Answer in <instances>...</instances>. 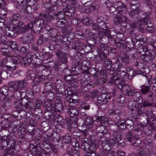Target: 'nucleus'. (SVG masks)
<instances>
[{
  "label": "nucleus",
  "instance_id": "1",
  "mask_svg": "<svg viewBox=\"0 0 156 156\" xmlns=\"http://www.w3.org/2000/svg\"><path fill=\"white\" fill-rule=\"evenodd\" d=\"M15 7L21 9L25 14H31L35 10L40 7L35 0H16Z\"/></svg>",
  "mask_w": 156,
  "mask_h": 156
},
{
  "label": "nucleus",
  "instance_id": "2",
  "mask_svg": "<svg viewBox=\"0 0 156 156\" xmlns=\"http://www.w3.org/2000/svg\"><path fill=\"white\" fill-rule=\"evenodd\" d=\"M112 78V82L117 85L119 88L124 92V94L128 96L133 95L134 92L133 90L128 84H125L124 82L122 80L121 75L115 74Z\"/></svg>",
  "mask_w": 156,
  "mask_h": 156
},
{
  "label": "nucleus",
  "instance_id": "3",
  "mask_svg": "<svg viewBox=\"0 0 156 156\" xmlns=\"http://www.w3.org/2000/svg\"><path fill=\"white\" fill-rule=\"evenodd\" d=\"M68 112L72 117L66 121V124L69 128H67L71 133L73 132V129L76 128L77 126V123L78 119L76 116L78 114V112L76 108H68Z\"/></svg>",
  "mask_w": 156,
  "mask_h": 156
},
{
  "label": "nucleus",
  "instance_id": "4",
  "mask_svg": "<svg viewBox=\"0 0 156 156\" xmlns=\"http://www.w3.org/2000/svg\"><path fill=\"white\" fill-rule=\"evenodd\" d=\"M136 52L138 55V53L140 54V58L144 59V61L150 62L153 59L154 54L151 53L148 48L141 45L140 47L137 48Z\"/></svg>",
  "mask_w": 156,
  "mask_h": 156
},
{
  "label": "nucleus",
  "instance_id": "5",
  "mask_svg": "<svg viewBox=\"0 0 156 156\" xmlns=\"http://www.w3.org/2000/svg\"><path fill=\"white\" fill-rule=\"evenodd\" d=\"M62 3L60 0L56 1L55 2V5H52L51 8V11L48 12V13L47 14H40V18L42 19L45 24L48 23L51 21L52 20L55 19L54 17V12H53L55 9L58 8V7L61 5Z\"/></svg>",
  "mask_w": 156,
  "mask_h": 156
},
{
  "label": "nucleus",
  "instance_id": "6",
  "mask_svg": "<svg viewBox=\"0 0 156 156\" xmlns=\"http://www.w3.org/2000/svg\"><path fill=\"white\" fill-rule=\"evenodd\" d=\"M114 141L112 139L105 140L101 143V145L103 149L106 151L101 153V156H114V151H109L114 146Z\"/></svg>",
  "mask_w": 156,
  "mask_h": 156
},
{
  "label": "nucleus",
  "instance_id": "7",
  "mask_svg": "<svg viewBox=\"0 0 156 156\" xmlns=\"http://www.w3.org/2000/svg\"><path fill=\"white\" fill-rule=\"evenodd\" d=\"M32 23L33 25V32L36 34L38 33L42 29L44 28L48 30L50 29L48 24H45L42 19L40 18V16L36 18Z\"/></svg>",
  "mask_w": 156,
  "mask_h": 156
},
{
  "label": "nucleus",
  "instance_id": "8",
  "mask_svg": "<svg viewBox=\"0 0 156 156\" xmlns=\"http://www.w3.org/2000/svg\"><path fill=\"white\" fill-rule=\"evenodd\" d=\"M126 71V69L123 66L122 64L119 62L113 63L112 66L111 70H110L109 72V73L112 75L110 77V82L111 83H113L112 82V80L113 79V76L115 75V74L121 75L117 72H116V71L125 72Z\"/></svg>",
  "mask_w": 156,
  "mask_h": 156
},
{
  "label": "nucleus",
  "instance_id": "9",
  "mask_svg": "<svg viewBox=\"0 0 156 156\" xmlns=\"http://www.w3.org/2000/svg\"><path fill=\"white\" fill-rule=\"evenodd\" d=\"M26 85V83L24 80L11 81L8 83L9 89L13 92H16L24 87Z\"/></svg>",
  "mask_w": 156,
  "mask_h": 156
},
{
  "label": "nucleus",
  "instance_id": "10",
  "mask_svg": "<svg viewBox=\"0 0 156 156\" xmlns=\"http://www.w3.org/2000/svg\"><path fill=\"white\" fill-rule=\"evenodd\" d=\"M111 98L110 96L103 94L98 96L95 104L98 107L106 104L109 101Z\"/></svg>",
  "mask_w": 156,
  "mask_h": 156
},
{
  "label": "nucleus",
  "instance_id": "11",
  "mask_svg": "<svg viewBox=\"0 0 156 156\" xmlns=\"http://www.w3.org/2000/svg\"><path fill=\"white\" fill-rule=\"evenodd\" d=\"M54 104L51 103L45 102L44 106L45 108L44 112V115L46 116H48L50 118L52 116L55 112V108Z\"/></svg>",
  "mask_w": 156,
  "mask_h": 156
},
{
  "label": "nucleus",
  "instance_id": "12",
  "mask_svg": "<svg viewBox=\"0 0 156 156\" xmlns=\"http://www.w3.org/2000/svg\"><path fill=\"white\" fill-rule=\"evenodd\" d=\"M117 35L115 40V42L116 44L117 47L119 48L125 49L128 46L125 41L122 38L123 37V35L120 34Z\"/></svg>",
  "mask_w": 156,
  "mask_h": 156
},
{
  "label": "nucleus",
  "instance_id": "13",
  "mask_svg": "<svg viewBox=\"0 0 156 156\" xmlns=\"http://www.w3.org/2000/svg\"><path fill=\"white\" fill-rule=\"evenodd\" d=\"M94 121L93 118L90 117H87L85 119L84 122L82 125L83 127L85 128L84 129L90 130L93 128L95 125L94 123Z\"/></svg>",
  "mask_w": 156,
  "mask_h": 156
},
{
  "label": "nucleus",
  "instance_id": "14",
  "mask_svg": "<svg viewBox=\"0 0 156 156\" xmlns=\"http://www.w3.org/2000/svg\"><path fill=\"white\" fill-rule=\"evenodd\" d=\"M117 10L120 12V15H123L127 11V8L121 2L119 1L114 3Z\"/></svg>",
  "mask_w": 156,
  "mask_h": 156
},
{
  "label": "nucleus",
  "instance_id": "15",
  "mask_svg": "<svg viewBox=\"0 0 156 156\" xmlns=\"http://www.w3.org/2000/svg\"><path fill=\"white\" fill-rule=\"evenodd\" d=\"M11 142L10 137L8 136H4L2 137V139L0 140V149L3 150L5 146L9 145V143Z\"/></svg>",
  "mask_w": 156,
  "mask_h": 156
},
{
  "label": "nucleus",
  "instance_id": "16",
  "mask_svg": "<svg viewBox=\"0 0 156 156\" xmlns=\"http://www.w3.org/2000/svg\"><path fill=\"white\" fill-rule=\"evenodd\" d=\"M69 71L70 72V74L65 76L63 78L64 80L68 81V83H69V82H71V80L73 79L71 77V76H76L78 74L77 72L76 71V67L75 66L72 68L71 69L69 70Z\"/></svg>",
  "mask_w": 156,
  "mask_h": 156
},
{
  "label": "nucleus",
  "instance_id": "17",
  "mask_svg": "<svg viewBox=\"0 0 156 156\" xmlns=\"http://www.w3.org/2000/svg\"><path fill=\"white\" fill-rule=\"evenodd\" d=\"M24 25L21 22H17V25L16 26H13L12 29L14 32H16L18 33H24Z\"/></svg>",
  "mask_w": 156,
  "mask_h": 156
},
{
  "label": "nucleus",
  "instance_id": "18",
  "mask_svg": "<svg viewBox=\"0 0 156 156\" xmlns=\"http://www.w3.org/2000/svg\"><path fill=\"white\" fill-rule=\"evenodd\" d=\"M92 141L90 140H88L87 138L84 137L83 138L81 141V147L82 149L87 153L89 147L90 143Z\"/></svg>",
  "mask_w": 156,
  "mask_h": 156
},
{
  "label": "nucleus",
  "instance_id": "19",
  "mask_svg": "<svg viewBox=\"0 0 156 156\" xmlns=\"http://www.w3.org/2000/svg\"><path fill=\"white\" fill-rule=\"evenodd\" d=\"M22 104L23 105V109L24 110L27 109L32 110L33 109V103L31 101H29L26 98H22Z\"/></svg>",
  "mask_w": 156,
  "mask_h": 156
},
{
  "label": "nucleus",
  "instance_id": "20",
  "mask_svg": "<svg viewBox=\"0 0 156 156\" xmlns=\"http://www.w3.org/2000/svg\"><path fill=\"white\" fill-rule=\"evenodd\" d=\"M13 122V121H11V120H8L6 119H0V125L2 129H5L11 126L12 123Z\"/></svg>",
  "mask_w": 156,
  "mask_h": 156
},
{
  "label": "nucleus",
  "instance_id": "21",
  "mask_svg": "<svg viewBox=\"0 0 156 156\" xmlns=\"http://www.w3.org/2000/svg\"><path fill=\"white\" fill-rule=\"evenodd\" d=\"M128 106L129 109L133 113L137 112L139 114L141 113L140 108H141V106L140 107L138 104H132L131 105H129Z\"/></svg>",
  "mask_w": 156,
  "mask_h": 156
},
{
  "label": "nucleus",
  "instance_id": "22",
  "mask_svg": "<svg viewBox=\"0 0 156 156\" xmlns=\"http://www.w3.org/2000/svg\"><path fill=\"white\" fill-rule=\"evenodd\" d=\"M56 54L60 59L61 62L63 64H66L68 62V59L66 55L62 53L61 51L57 52Z\"/></svg>",
  "mask_w": 156,
  "mask_h": 156
},
{
  "label": "nucleus",
  "instance_id": "23",
  "mask_svg": "<svg viewBox=\"0 0 156 156\" xmlns=\"http://www.w3.org/2000/svg\"><path fill=\"white\" fill-rule=\"evenodd\" d=\"M98 7L99 6L95 3L90 4L89 5L86 6V13H90L93 11H96Z\"/></svg>",
  "mask_w": 156,
  "mask_h": 156
},
{
  "label": "nucleus",
  "instance_id": "24",
  "mask_svg": "<svg viewBox=\"0 0 156 156\" xmlns=\"http://www.w3.org/2000/svg\"><path fill=\"white\" fill-rule=\"evenodd\" d=\"M66 151L70 156H79V152L73 149L71 146L67 147Z\"/></svg>",
  "mask_w": 156,
  "mask_h": 156
},
{
  "label": "nucleus",
  "instance_id": "25",
  "mask_svg": "<svg viewBox=\"0 0 156 156\" xmlns=\"http://www.w3.org/2000/svg\"><path fill=\"white\" fill-rule=\"evenodd\" d=\"M121 138L122 136L119 134L115 137V142L118 144L119 147H122L124 146L125 144L124 140Z\"/></svg>",
  "mask_w": 156,
  "mask_h": 156
},
{
  "label": "nucleus",
  "instance_id": "26",
  "mask_svg": "<svg viewBox=\"0 0 156 156\" xmlns=\"http://www.w3.org/2000/svg\"><path fill=\"white\" fill-rule=\"evenodd\" d=\"M111 32L109 29L105 31H100L98 32V35L101 38H103L106 35L108 37L110 38H113L111 34Z\"/></svg>",
  "mask_w": 156,
  "mask_h": 156
},
{
  "label": "nucleus",
  "instance_id": "27",
  "mask_svg": "<svg viewBox=\"0 0 156 156\" xmlns=\"http://www.w3.org/2000/svg\"><path fill=\"white\" fill-rule=\"evenodd\" d=\"M141 94L138 92H134L132 96V99L133 101L138 102L140 99H141L142 98L141 96Z\"/></svg>",
  "mask_w": 156,
  "mask_h": 156
},
{
  "label": "nucleus",
  "instance_id": "28",
  "mask_svg": "<svg viewBox=\"0 0 156 156\" xmlns=\"http://www.w3.org/2000/svg\"><path fill=\"white\" fill-rule=\"evenodd\" d=\"M10 57L13 61L14 64L16 65L19 63H20V62H22L23 61V60L21 58V57L19 55L14 54Z\"/></svg>",
  "mask_w": 156,
  "mask_h": 156
},
{
  "label": "nucleus",
  "instance_id": "29",
  "mask_svg": "<svg viewBox=\"0 0 156 156\" xmlns=\"http://www.w3.org/2000/svg\"><path fill=\"white\" fill-rule=\"evenodd\" d=\"M69 37V35L67 34L65 36L63 37L62 36H58L57 37V40L61 41L62 43L64 44H67V43L69 42L68 40V38Z\"/></svg>",
  "mask_w": 156,
  "mask_h": 156
},
{
  "label": "nucleus",
  "instance_id": "30",
  "mask_svg": "<svg viewBox=\"0 0 156 156\" xmlns=\"http://www.w3.org/2000/svg\"><path fill=\"white\" fill-rule=\"evenodd\" d=\"M77 102V99H74L71 97L69 101H66L67 103H69L68 106L69 108H75L76 107V103Z\"/></svg>",
  "mask_w": 156,
  "mask_h": 156
},
{
  "label": "nucleus",
  "instance_id": "31",
  "mask_svg": "<svg viewBox=\"0 0 156 156\" xmlns=\"http://www.w3.org/2000/svg\"><path fill=\"white\" fill-rule=\"evenodd\" d=\"M44 84V91L42 92L43 94H45V93L51 91V90L52 88V86L51 85V83L49 82H46Z\"/></svg>",
  "mask_w": 156,
  "mask_h": 156
},
{
  "label": "nucleus",
  "instance_id": "32",
  "mask_svg": "<svg viewBox=\"0 0 156 156\" xmlns=\"http://www.w3.org/2000/svg\"><path fill=\"white\" fill-rule=\"evenodd\" d=\"M96 119L100 121V122L102 124H108V119L104 116H98Z\"/></svg>",
  "mask_w": 156,
  "mask_h": 156
},
{
  "label": "nucleus",
  "instance_id": "33",
  "mask_svg": "<svg viewBox=\"0 0 156 156\" xmlns=\"http://www.w3.org/2000/svg\"><path fill=\"white\" fill-rule=\"evenodd\" d=\"M148 14L147 15V13H146V16L145 18L140 19L138 20V26H140L144 25V23L146 24L147 20H148L149 16L151 14L149 13H148Z\"/></svg>",
  "mask_w": 156,
  "mask_h": 156
},
{
  "label": "nucleus",
  "instance_id": "34",
  "mask_svg": "<svg viewBox=\"0 0 156 156\" xmlns=\"http://www.w3.org/2000/svg\"><path fill=\"white\" fill-rule=\"evenodd\" d=\"M104 66L105 68L109 72L112 68V62L110 59H106L104 61Z\"/></svg>",
  "mask_w": 156,
  "mask_h": 156
},
{
  "label": "nucleus",
  "instance_id": "35",
  "mask_svg": "<svg viewBox=\"0 0 156 156\" xmlns=\"http://www.w3.org/2000/svg\"><path fill=\"white\" fill-rule=\"evenodd\" d=\"M9 90V86L8 87L7 85H4L0 88V94L2 96H5V97Z\"/></svg>",
  "mask_w": 156,
  "mask_h": 156
},
{
  "label": "nucleus",
  "instance_id": "36",
  "mask_svg": "<svg viewBox=\"0 0 156 156\" xmlns=\"http://www.w3.org/2000/svg\"><path fill=\"white\" fill-rule=\"evenodd\" d=\"M83 44L81 41H73L72 44V48L75 50H79L80 49Z\"/></svg>",
  "mask_w": 156,
  "mask_h": 156
},
{
  "label": "nucleus",
  "instance_id": "37",
  "mask_svg": "<svg viewBox=\"0 0 156 156\" xmlns=\"http://www.w3.org/2000/svg\"><path fill=\"white\" fill-rule=\"evenodd\" d=\"M145 25H147L146 29L148 31L151 32L153 31L154 28L153 27V24L152 23L150 20V17L149 16L148 20H147Z\"/></svg>",
  "mask_w": 156,
  "mask_h": 156
},
{
  "label": "nucleus",
  "instance_id": "38",
  "mask_svg": "<svg viewBox=\"0 0 156 156\" xmlns=\"http://www.w3.org/2000/svg\"><path fill=\"white\" fill-rule=\"evenodd\" d=\"M121 60L122 62L126 65L129 64L130 62L129 57L126 54H124V55L121 58Z\"/></svg>",
  "mask_w": 156,
  "mask_h": 156
},
{
  "label": "nucleus",
  "instance_id": "39",
  "mask_svg": "<svg viewBox=\"0 0 156 156\" xmlns=\"http://www.w3.org/2000/svg\"><path fill=\"white\" fill-rule=\"evenodd\" d=\"M62 143L67 144L70 143L71 140V137L70 135L66 134L62 137Z\"/></svg>",
  "mask_w": 156,
  "mask_h": 156
},
{
  "label": "nucleus",
  "instance_id": "40",
  "mask_svg": "<svg viewBox=\"0 0 156 156\" xmlns=\"http://www.w3.org/2000/svg\"><path fill=\"white\" fill-rule=\"evenodd\" d=\"M52 121L53 123L56 122L57 123L60 121H61L62 119V117L60 115L58 114H56L54 116H51V118H52Z\"/></svg>",
  "mask_w": 156,
  "mask_h": 156
},
{
  "label": "nucleus",
  "instance_id": "41",
  "mask_svg": "<svg viewBox=\"0 0 156 156\" xmlns=\"http://www.w3.org/2000/svg\"><path fill=\"white\" fill-rule=\"evenodd\" d=\"M54 106L55 108V112H61L62 111L63 106L60 103H56L55 105L54 104Z\"/></svg>",
  "mask_w": 156,
  "mask_h": 156
},
{
  "label": "nucleus",
  "instance_id": "42",
  "mask_svg": "<svg viewBox=\"0 0 156 156\" xmlns=\"http://www.w3.org/2000/svg\"><path fill=\"white\" fill-rule=\"evenodd\" d=\"M96 58L97 59L99 58L100 60L102 61H105L107 58L105 52L101 51L97 55Z\"/></svg>",
  "mask_w": 156,
  "mask_h": 156
},
{
  "label": "nucleus",
  "instance_id": "43",
  "mask_svg": "<svg viewBox=\"0 0 156 156\" xmlns=\"http://www.w3.org/2000/svg\"><path fill=\"white\" fill-rule=\"evenodd\" d=\"M54 14H55V15H54L55 19L56 18L59 20H62L64 17V12L62 11H58L57 12V11H56L55 12H54Z\"/></svg>",
  "mask_w": 156,
  "mask_h": 156
},
{
  "label": "nucleus",
  "instance_id": "44",
  "mask_svg": "<svg viewBox=\"0 0 156 156\" xmlns=\"http://www.w3.org/2000/svg\"><path fill=\"white\" fill-rule=\"evenodd\" d=\"M9 66L7 68V71H12L16 69V64H14V62L11 59V61H10Z\"/></svg>",
  "mask_w": 156,
  "mask_h": 156
},
{
  "label": "nucleus",
  "instance_id": "45",
  "mask_svg": "<svg viewBox=\"0 0 156 156\" xmlns=\"http://www.w3.org/2000/svg\"><path fill=\"white\" fill-rule=\"evenodd\" d=\"M89 147L88 148V150L87 152V153H92L96 150V145L95 144L92 142H91Z\"/></svg>",
  "mask_w": 156,
  "mask_h": 156
},
{
  "label": "nucleus",
  "instance_id": "46",
  "mask_svg": "<svg viewBox=\"0 0 156 156\" xmlns=\"http://www.w3.org/2000/svg\"><path fill=\"white\" fill-rule=\"evenodd\" d=\"M23 105V104H22V100L21 102L19 101H16L14 104V106L16 109V110L20 112L22 110Z\"/></svg>",
  "mask_w": 156,
  "mask_h": 156
},
{
  "label": "nucleus",
  "instance_id": "47",
  "mask_svg": "<svg viewBox=\"0 0 156 156\" xmlns=\"http://www.w3.org/2000/svg\"><path fill=\"white\" fill-rule=\"evenodd\" d=\"M19 17L20 14L19 13H16L14 14L10 20V22L13 23L16 22H18L19 21L18 19H19Z\"/></svg>",
  "mask_w": 156,
  "mask_h": 156
},
{
  "label": "nucleus",
  "instance_id": "48",
  "mask_svg": "<svg viewBox=\"0 0 156 156\" xmlns=\"http://www.w3.org/2000/svg\"><path fill=\"white\" fill-rule=\"evenodd\" d=\"M14 92H12L11 90L9 89L5 97H4V98H6V100H10L14 98Z\"/></svg>",
  "mask_w": 156,
  "mask_h": 156
},
{
  "label": "nucleus",
  "instance_id": "49",
  "mask_svg": "<svg viewBox=\"0 0 156 156\" xmlns=\"http://www.w3.org/2000/svg\"><path fill=\"white\" fill-rule=\"evenodd\" d=\"M125 94H121L117 97V100L118 102L120 104H123L125 101Z\"/></svg>",
  "mask_w": 156,
  "mask_h": 156
},
{
  "label": "nucleus",
  "instance_id": "50",
  "mask_svg": "<svg viewBox=\"0 0 156 156\" xmlns=\"http://www.w3.org/2000/svg\"><path fill=\"white\" fill-rule=\"evenodd\" d=\"M45 95L43 96L50 100L53 99L54 97V94L52 91L45 93Z\"/></svg>",
  "mask_w": 156,
  "mask_h": 156
},
{
  "label": "nucleus",
  "instance_id": "51",
  "mask_svg": "<svg viewBox=\"0 0 156 156\" xmlns=\"http://www.w3.org/2000/svg\"><path fill=\"white\" fill-rule=\"evenodd\" d=\"M115 16L113 19L114 23L116 24H118L119 23L122 24V18L119 16H121L122 15L119 14Z\"/></svg>",
  "mask_w": 156,
  "mask_h": 156
},
{
  "label": "nucleus",
  "instance_id": "52",
  "mask_svg": "<svg viewBox=\"0 0 156 156\" xmlns=\"http://www.w3.org/2000/svg\"><path fill=\"white\" fill-rule=\"evenodd\" d=\"M150 89L149 86H142L140 89V91L142 94L145 95L150 91Z\"/></svg>",
  "mask_w": 156,
  "mask_h": 156
},
{
  "label": "nucleus",
  "instance_id": "53",
  "mask_svg": "<svg viewBox=\"0 0 156 156\" xmlns=\"http://www.w3.org/2000/svg\"><path fill=\"white\" fill-rule=\"evenodd\" d=\"M9 45L10 46L13 51H14V52L18 50V46L16 42L12 41L10 42Z\"/></svg>",
  "mask_w": 156,
  "mask_h": 156
},
{
  "label": "nucleus",
  "instance_id": "54",
  "mask_svg": "<svg viewBox=\"0 0 156 156\" xmlns=\"http://www.w3.org/2000/svg\"><path fill=\"white\" fill-rule=\"evenodd\" d=\"M44 80V78L41 77V75H35L34 76V79H33V82L35 84L39 83L40 82H43Z\"/></svg>",
  "mask_w": 156,
  "mask_h": 156
},
{
  "label": "nucleus",
  "instance_id": "55",
  "mask_svg": "<svg viewBox=\"0 0 156 156\" xmlns=\"http://www.w3.org/2000/svg\"><path fill=\"white\" fill-rule=\"evenodd\" d=\"M50 30H46V31L49 32L50 36L51 37H54L56 36L58 32L57 30L55 28L51 29L50 27Z\"/></svg>",
  "mask_w": 156,
  "mask_h": 156
},
{
  "label": "nucleus",
  "instance_id": "56",
  "mask_svg": "<svg viewBox=\"0 0 156 156\" xmlns=\"http://www.w3.org/2000/svg\"><path fill=\"white\" fill-rule=\"evenodd\" d=\"M24 33L27 32L28 30H32L33 31V25L32 23H28L25 26H24Z\"/></svg>",
  "mask_w": 156,
  "mask_h": 156
},
{
  "label": "nucleus",
  "instance_id": "57",
  "mask_svg": "<svg viewBox=\"0 0 156 156\" xmlns=\"http://www.w3.org/2000/svg\"><path fill=\"white\" fill-rule=\"evenodd\" d=\"M109 11L110 13L114 14L115 15H120V12H119L118 10L116 8L114 5V4L110 7L109 9Z\"/></svg>",
  "mask_w": 156,
  "mask_h": 156
},
{
  "label": "nucleus",
  "instance_id": "58",
  "mask_svg": "<svg viewBox=\"0 0 156 156\" xmlns=\"http://www.w3.org/2000/svg\"><path fill=\"white\" fill-rule=\"evenodd\" d=\"M48 40V38L45 37L43 35H41L39 38L37 43L38 44L40 45L42 43H44L46 42Z\"/></svg>",
  "mask_w": 156,
  "mask_h": 156
},
{
  "label": "nucleus",
  "instance_id": "59",
  "mask_svg": "<svg viewBox=\"0 0 156 156\" xmlns=\"http://www.w3.org/2000/svg\"><path fill=\"white\" fill-rule=\"evenodd\" d=\"M90 107V105L88 103L84 101L82 102L80 106V108L84 109L85 110H89Z\"/></svg>",
  "mask_w": 156,
  "mask_h": 156
},
{
  "label": "nucleus",
  "instance_id": "60",
  "mask_svg": "<svg viewBox=\"0 0 156 156\" xmlns=\"http://www.w3.org/2000/svg\"><path fill=\"white\" fill-rule=\"evenodd\" d=\"M69 86L70 87H73L74 88H76L78 87V84L76 82V79H72L71 82H69Z\"/></svg>",
  "mask_w": 156,
  "mask_h": 156
},
{
  "label": "nucleus",
  "instance_id": "61",
  "mask_svg": "<svg viewBox=\"0 0 156 156\" xmlns=\"http://www.w3.org/2000/svg\"><path fill=\"white\" fill-rule=\"evenodd\" d=\"M10 100H6V98H4L3 100V105H2L6 108L8 109L11 105V103L10 101Z\"/></svg>",
  "mask_w": 156,
  "mask_h": 156
},
{
  "label": "nucleus",
  "instance_id": "62",
  "mask_svg": "<svg viewBox=\"0 0 156 156\" xmlns=\"http://www.w3.org/2000/svg\"><path fill=\"white\" fill-rule=\"evenodd\" d=\"M2 71H7L4 61H0V72L2 73Z\"/></svg>",
  "mask_w": 156,
  "mask_h": 156
},
{
  "label": "nucleus",
  "instance_id": "63",
  "mask_svg": "<svg viewBox=\"0 0 156 156\" xmlns=\"http://www.w3.org/2000/svg\"><path fill=\"white\" fill-rule=\"evenodd\" d=\"M111 115L112 116L113 119L115 121L117 122L120 120L121 119L119 115L116 114L115 112H112Z\"/></svg>",
  "mask_w": 156,
  "mask_h": 156
},
{
  "label": "nucleus",
  "instance_id": "64",
  "mask_svg": "<svg viewBox=\"0 0 156 156\" xmlns=\"http://www.w3.org/2000/svg\"><path fill=\"white\" fill-rule=\"evenodd\" d=\"M89 36H90V38L93 39V40L96 41L102 38H101L99 37L98 35V34L96 33H94L92 35H91V33H89Z\"/></svg>",
  "mask_w": 156,
  "mask_h": 156
}]
</instances>
